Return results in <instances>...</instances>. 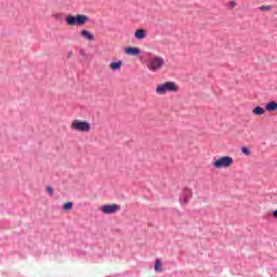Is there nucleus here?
<instances>
[{
    "label": "nucleus",
    "instance_id": "f257e3e1",
    "mask_svg": "<svg viewBox=\"0 0 277 277\" xmlns=\"http://www.w3.org/2000/svg\"><path fill=\"white\" fill-rule=\"evenodd\" d=\"M166 66V60L163 57L154 55L149 57L146 62V68L149 72H159L161 68Z\"/></svg>",
    "mask_w": 277,
    "mask_h": 277
},
{
    "label": "nucleus",
    "instance_id": "f03ea898",
    "mask_svg": "<svg viewBox=\"0 0 277 277\" xmlns=\"http://www.w3.org/2000/svg\"><path fill=\"white\" fill-rule=\"evenodd\" d=\"M70 129L77 133H90L92 131V124L85 120L75 119L70 123Z\"/></svg>",
    "mask_w": 277,
    "mask_h": 277
},
{
    "label": "nucleus",
    "instance_id": "7ed1b4c3",
    "mask_svg": "<svg viewBox=\"0 0 277 277\" xmlns=\"http://www.w3.org/2000/svg\"><path fill=\"white\" fill-rule=\"evenodd\" d=\"M168 92H179V85H176V82L167 81L156 87V94L159 96H163L164 94H168Z\"/></svg>",
    "mask_w": 277,
    "mask_h": 277
},
{
    "label": "nucleus",
    "instance_id": "20e7f679",
    "mask_svg": "<svg viewBox=\"0 0 277 277\" xmlns=\"http://www.w3.org/2000/svg\"><path fill=\"white\" fill-rule=\"evenodd\" d=\"M233 163H235V160L233 159V157L222 156L213 162V166L214 168H216V170H222V168H225V169L230 168Z\"/></svg>",
    "mask_w": 277,
    "mask_h": 277
},
{
    "label": "nucleus",
    "instance_id": "39448f33",
    "mask_svg": "<svg viewBox=\"0 0 277 277\" xmlns=\"http://www.w3.org/2000/svg\"><path fill=\"white\" fill-rule=\"evenodd\" d=\"M101 211L105 213V215H111L114 213H118L120 211V206L114 203V205H105L102 206Z\"/></svg>",
    "mask_w": 277,
    "mask_h": 277
},
{
    "label": "nucleus",
    "instance_id": "423d86ee",
    "mask_svg": "<svg viewBox=\"0 0 277 277\" xmlns=\"http://www.w3.org/2000/svg\"><path fill=\"white\" fill-rule=\"evenodd\" d=\"M80 36L81 38H83L84 40H88L89 42H92V40H94V35L90 32V30L82 29L80 31Z\"/></svg>",
    "mask_w": 277,
    "mask_h": 277
},
{
    "label": "nucleus",
    "instance_id": "0eeeda50",
    "mask_svg": "<svg viewBox=\"0 0 277 277\" xmlns=\"http://www.w3.org/2000/svg\"><path fill=\"white\" fill-rule=\"evenodd\" d=\"M124 53L126 55H140L142 53V51H140L137 48L135 47H128L124 49Z\"/></svg>",
    "mask_w": 277,
    "mask_h": 277
},
{
    "label": "nucleus",
    "instance_id": "6e6552de",
    "mask_svg": "<svg viewBox=\"0 0 277 277\" xmlns=\"http://www.w3.org/2000/svg\"><path fill=\"white\" fill-rule=\"evenodd\" d=\"M76 21H77V25L81 26V25H85L88 23L89 17L83 14H78V15H76Z\"/></svg>",
    "mask_w": 277,
    "mask_h": 277
},
{
    "label": "nucleus",
    "instance_id": "1a4fd4ad",
    "mask_svg": "<svg viewBox=\"0 0 277 277\" xmlns=\"http://www.w3.org/2000/svg\"><path fill=\"white\" fill-rule=\"evenodd\" d=\"M134 38L136 40H144V38H146V30L145 29H137V30H135Z\"/></svg>",
    "mask_w": 277,
    "mask_h": 277
},
{
    "label": "nucleus",
    "instance_id": "9d476101",
    "mask_svg": "<svg viewBox=\"0 0 277 277\" xmlns=\"http://www.w3.org/2000/svg\"><path fill=\"white\" fill-rule=\"evenodd\" d=\"M66 24L69 25V27H75V25H77V15L76 16L67 15Z\"/></svg>",
    "mask_w": 277,
    "mask_h": 277
},
{
    "label": "nucleus",
    "instance_id": "9b49d317",
    "mask_svg": "<svg viewBox=\"0 0 277 277\" xmlns=\"http://www.w3.org/2000/svg\"><path fill=\"white\" fill-rule=\"evenodd\" d=\"M109 68L110 70H120V68H122V61L110 63Z\"/></svg>",
    "mask_w": 277,
    "mask_h": 277
},
{
    "label": "nucleus",
    "instance_id": "f8f14e48",
    "mask_svg": "<svg viewBox=\"0 0 277 277\" xmlns=\"http://www.w3.org/2000/svg\"><path fill=\"white\" fill-rule=\"evenodd\" d=\"M252 114L253 116H263V114H265V109L261 106H256L253 108Z\"/></svg>",
    "mask_w": 277,
    "mask_h": 277
},
{
    "label": "nucleus",
    "instance_id": "ddd939ff",
    "mask_svg": "<svg viewBox=\"0 0 277 277\" xmlns=\"http://www.w3.org/2000/svg\"><path fill=\"white\" fill-rule=\"evenodd\" d=\"M277 110V103L269 102L266 104V111H276Z\"/></svg>",
    "mask_w": 277,
    "mask_h": 277
},
{
    "label": "nucleus",
    "instance_id": "4468645a",
    "mask_svg": "<svg viewBox=\"0 0 277 277\" xmlns=\"http://www.w3.org/2000/svg\"><path fill=\"white\" fill-rule=\"evenodd\" d=\"M155 272H163L161 260L159 259L155 261Z\"/></svg>",
    "mask_w": 277,
    "mask_h": 277
},
{
    "label": "nucleus",
    "instance_id": "2eb2a0df",
    "mask_svg": "<svg viewBox=\"0 0 277 277\" xmlns=\"http://www.w3.org/2000/svg\"><path fill=\"white\" fill-rule=\"evenodd\" d=\"M64 211H72V202L68 201L65 205H63Z\"/></svg>",
    "mask_w": 277,
    "mask_h": 277
},
{
    "label": "nucleus",
    "instance_id": "dca6fc26",
    "mask_svg": "<svg viewBox=\"0 0 277 277\" xmlns=\"http://www.w3.org/2000/svg\"><path fill=\"white\" fill-rule=\"evenodd\" d=\"M241 153L242 155H247V157L251 155L250 149L246 146L241 147Z\"/></svg>",
    "mask_w": 277,
    "mask_h": 277
},
{
    "label": "nucleus",
    "instance_id": "f3484780",
    "mask_svg": "<svg viewBox=\"0 0 277 277\" xmlns=\"http://www.w3.org/2000/svg\"><path fill=\"white\" fill-rule=\"evenodd\" d=\"M53 187H51V186H48L47 187V193L50 195V196H53Z\"/></svg>",
    "mask_w": 277,
    "mask_h": 277
},
{
    "label": "nucleus",
    "instance_id": "a211bd4d",
    "mask_svg": "<svg viewBox=\"0 0 277 277\" xmlns=\"http://www.w3.org/2000/svg\"><path fill=\"white\" fill-rule=\"evenodd\" d=\"M190 198H192V196H186L184 198V205H187L189 202Z\"/></svg>",
    "mask_w": 277,
    "mask_h": 277
},
{
    "label": "nucleus",
    "instance_id": "6ab92c4d",
    "mask_svg": "<svg viewBox=\"0 0 277 277\" xmlns=\"http://www.w3.org/2000/svg\"><path fill=\"white\" fill-rule=\"evenodd\" d=\"M273 217H275V220H277V210H275V211L273 212Z\"/></svg>",
    "mask_w": 277,
    "mask_h": 277
},
{
    "label": "nucleus",
    "instance_id": "aec40b11",
    "mask_svg": "<svg viewBox=\"0 0 277 277\" xmlns=\"http://www.w3.org/2000/svg\"><path fill=\"white\" fill-rule=\"evenodd\" d=\"M67 56L72 57V52H69Z\"/></svg>",
    "mask_w": 277,
    "mask_h": 277
}]
</instances>
